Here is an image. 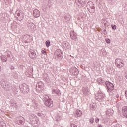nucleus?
<instances>
[{"label":"nucleus","mask_w":127,"mask_h":127,"mask_svg":"<svg viewBox=\"0 0 127 127\" xmlns=\"http://www.w3.org/2000/svg\"><path fill=\"white\" fill-rule=\"evenodd\" d=\"M45 105L48 108H52L53 107V102L52 99L49 98V96L46 95L44 97Z\"/></svg>","instance_id":"f257e3e1"},{"label":"nucleus","mask_w":127,"mask_h":127,"mask_svg":"<svg viewBox=\"0 0 127 127\" xmlns=\"http://www.w3.org/2000/svg\"><path fill=\"white\" fill-rule=\"evenodd\" d=\"M20 89L22 94H28V92H29V87H28V85L25 83L20 86Z\"/></svg>","instance_id":"f03ea898"},{"label":"nucleus","mask_w":127,"mask_h":127,"mask_svg":"<svg viewBox=\"0 0 127 127\" xmlns=\"http://www.w3.org/2000/svg\"><path fill=\"white\" fill-rule=\"evenodd\" d=\"M115 63L117 68H123L124 67V61L120 58L116 59Z\"/></svg>","instance_id":"7ed1b4c3"},{"label":"nucleus","mask_w":127,"mask_h":127,"mask_svg":"<svg viewBox=\"0 0 127 127\" xmlns=\"http://www.w3.org/2000/svg\"><path fill=\"white\" fill-rule=\"evenodd\" d=\"M86 7L91 13H94V12H95V6L92 2H88L87 3Z\"/></svg>","instance_id":"20e7f679"},{"label":"nucleus","mask_w":127,"mask_h":127,"mask_svg":"<svg viewBox=\"0 0 127 127\" xmlns=\"http://www.w3.org/2000/svg\"><path fill=\"white\" fill-rule=\"evenodd\" d=\"M1 85V87H3L5 90H7V91H10L11 87L8 85V83H7L6 81L2 80Z\"/></svg>","instance_id":"39448f33"},{"label":"nucleus","mask_w":127,"mask_h":127,"mask_svg":"<svg viewBox=\"0 0 127 127\" xmlns=\"http://www.w3.org/2000/svg\"><path fill=\"white\" fill-rule=\"evenodd\" d=\"M105 85H106V87L109 92H112V91H114V84H113V83L109 81H106L105 82Z\"/></svg>","instance_id":"423d86ee"},{"label":"nucleus","mask_w":127,"mask_h":127,"mask_svg":"<svg viewBox=\"0 0 127 127\" xmlns=\"http://www.w3.org/2000/svg\"><path fill=\"white\" fill-rule=\"evenodd\" d=\"M25 122V120L24 119V118L22 117H18L16 119V123L17 124V125H22L23 124H24Z\"/></svg>","instance_id":"0eeeda50"},{"label":"nucleus","mask_w":127,"mask_h":127,"mask_svg":"<svg viewBox=\"0 0 127 127\" xmlns=\"http://www.w3.org/2000/svg\"><path fill=\"white\" fill-rule=\"evenodd\" d=\"M30 121L34 127H37L39 125V121L38 120H36L35 118H31V117H30Z\"/></svg>","instance_id":"6e6552de"},{"label":"nucleus","mask_w":127,"mask_h":127,"mask_svg":"<svg viewBox=\"0 0 127 127\" xmlns=\"http://www.w3.org/2000/svg\"><path fill=\"white\" fill-rule=\"evenodd\" d=\"M75 2L78 6H84V4H86V0H76Z\"/></svg>","instance_id":"1a4fd4ad"},{"label":"nucleus","mask_w":127,"mask_h":127,"mask_svg":"<svg viewBox=\"0 0 127 127\" xmlns=\"http://www.w3.org/2000/svg\"><path fill=\"white\" fill-rule=\"evenodd\" d=\"M105 94L103 93H99L95 95V99L98 101H101V100H103V99H105Z\"/></svg>","instance_id":"9d476101"},{"label":"nucleus","mask_w":127,"mask_h":127,"mask_svg":"<svg viewBox=\"0 0 127 127\" xmlns=\"http://www.w3.org/2000/svg\"><path fill=\"white\" fill-rule=\"evenodd\" d=\"M44 88V84L42 82L40 81L37 83L36 85V89L38 91H40L41 90H43Z\"/></svg>","instance_id":"9b49d317"},{"label":"nucleus","mask_w":127,"mask_h":127,"mask_svg":"<svg viewBox=\"0 0 127 127\" xmlns=\"http://www.w3.org/2000/svg\"><path fill=\"white\" fill-rule=\"evenodd\" d=\"M15 16L17 18H20L21 20L23 19V13L20 11H17L15 14Z\"/></svg>","instance_id":"f8f14e48"},{"label":"nucleus","mask_w":127,"mask_h":127,"mask_svg":"<svg viewBox=\"0 0 127 127\" xmlns=\"http://www.w3.org/2000/svg\"><path fill=\"white\" fill-rule=\"evenodd\" d=\"M29 55L32 59H35L36 58V54L34 50H30L29 52Z\"/></svg>","instance_id":"ddd939ff"},{"label":"nucleus","mask_w":127,"mask_h":127,"mask_svg":"<svg viewBox=\"0 0 127 127\" xmlns=\"http://www.w3.org/2000/svg\"><path fill=\"white\" fill-rule=\"evenodd\" d=\"M82 93L84 96H88L89 92V88L88 87L84 86L82 88Z\"/></svg>","instance_id":"4468645a"},{"label":"nucleus","mask_w":127,"mask_h":127,"mask_svg":"<svg viewBox=\"0 0 127 127\" xmlns=\"http://www.w3.org/2000/svg\"><path fill=\"white\" fill-rule=\"evenodd\" d=\"M70 37L71 39L73 40H77L78 39V37H77V34L74 31H71L70 32Z\"/></svg>","instance_id":"2eb2a0df"},{"label":"nucleus","mask_w":127,"mask_h":127,"mask_svg":"<svg viewBox=\"0 0 127 127\" xmlns=\"http://www.w3.org/2000/svg\"><path fill=\"white\" fill-rule=\"evenodd\" d=\"M27 26L28 29H30L31 30H34L35 29V27H34V24H33V23H27Z\"/></svg>","instance_id":"dca6fc26"},{"label":"nucleus","mask_w":127,"mask_h":127,"mask_svg":"<svg viewBox=\"0 0 127 127\" xmlns=\"http://www.w3.org/2000/svg\"><path fill=\"white\" fill-rule=\"evenodd\" d=\"M43 78H44V80H45V81H46L47 83H50L51 81L50 80V78H49V76H48V74L46 73H45L43 75Z\"/></svg>","instance_id":"f3484780"},{"label":"nucleus","mask_w":127,"mask_h":127,"mask_svg":"<svg viewBox=\"0 0 127 127\" xmlns=\"http://www.w3.org/2000/svg\"><path fill=\"white\" fill-rule=\"evenodd\" d=\"M82 114H83V113L82 112V111L81 110H77L75 111L74 116H75V117H76V118H79V117H81L82 116Z\"/></svg>","instance_id":"a211bd4d"},{"label":"nucleus","mask_w":127,"mask_h":127,"mask_svg":"<svg viewBox=\"0 0 127 127\" xmlns=\"http://www.w3.org/2000/svg\"><path fill=\"white\" fill-rule=\"evenodd\" d=\"M33 14L34 17L37 18L40 16V12L37 9H35L33 11Z\"/></svg>","instance_id":"6ab92c4d"},{"label":"nucleus","mask_w":127,"mask_h":127,"mask_svg":"<svg viewBox=\"0 0 127 127\" xmlns=\"http://www.w3.org/2000/svg\"><path fill=\"white\" fill-rule=\"evenodd\" d=\"M122 113L123 116L125 117V118H127V107H123L122 108Z\"/></svg>","instance_id":"aec40b11"},{"label":"nucleus","mask_w":127,"mask_h":127,"mask_svg":"<svg viewBox=\"0 0 127 127\" xmlns=\"http://www.w3.org/2000/svg\"><path fill=\"white\" fill-rule=\"evenodd\" d=\"M5 54H6V55H7V56L9 58H10V59H13V56L12 55V54H11V52H10V51H6Z\"/></svg>","instance_id":"412c9836"},{"label":"nucleus","mask_w":127,"mask_h":127,"mask_svg":"<svg viewBox=\"0 0 127 127\" xmlns=\"http://www.w3.org/2000/svg\"><path fill=\"white\" fill-rule=\"evenodd\" d=\"M114 113V111H113V109H109L106 111V115L110 117V116H112Z\"/></svg>","instance_id":"4be33fe9"},{"label":"nucleus","mask_w":127,"mask_h":127,"mask_svg":"<svg viewBox=\"0 0 127 127\" xmlns=\"http://www.w3.org/2000/svg\"><path fill=\"white\" fill-rule=\"evenodd\" d=\"M55 55L59 58H61L62 57V55H61V52H59V50L56 51L55 53Z\"/></svg>","instance_id":"5701e85b"},{"label":"nucleus","mask_w":127,"mask_h":127,"mask_svg":"<svg viewBox=\"0 0 127 127\" xmlns=\"http://www.w3.org/2000/svg\"><path fill=\"white\" fill-rule=\"evenodd\" d=\"M71 70L72 71H71V73H74V72H75V75H78V69H77L76 67H72L71 68Z\"/></svg>","instance_id":"b1692460"},{"label":"nucleus","mask_w":127,"mask_h":127,"mask_svg":"<svg viewBox=\"0 0 127 127\" xmlns=\"http://www.w3.org/2000/svg\"><path fill=\"white\" fill-rule=\"evenodd\" d=\"M1 60L2 62H6V61H7V58L6 56L2 55L1 56Z\"/></svg>","instance_id":"393cba45"},{"label":"nucleus","mask_w":127,"mask_h":127,"mask_svg":"<svg viewBox=\"0 0 127 127\" xmlns=\"http://www.w3.org/2000/svg\"><path fill=\"white\" fill-rule=\"evenodd\" d=\"M90 108L91 110H96V108H97V105L95 103H91L90 105Z\"/></svg>","instance_id":"a878e982"},{"label":"nucleus","mask_w":127,"mask_h":127,"mask_svg":"<svg viewBox=\"0 0 127 127\" xmlns=\"http://www.w3.org/2000/svg\"><path fill=\"white\" fill-rule=\"evenodd\" d=\"M0 127H6V124H5L3 121H0Z\"/></svg>","instance_id":"bb28decb"},{"label":"nucleus","mask_w":127,"mask_h":127,"mask_svg":"<svg viewBox=\"0 0 127 127\" xmlns=\"http://www.w3.org/2000/svg\"><path fill=\"white\" fill-rule=\"evenodd\" d=\"M97 82H98L99 84H103L104 80H103L102 78H98L97 79Z\"/></svg>","instance_id":"cd10ccee"},{"label":"nucleus","mask_w":127,"mask_h":127,"mask_svg":"<svg viewBox=\"0 0 127 127\" xmlns=\"http://www.w3.org/2000/svg\"><path fill=\"white\" fill-rule=\"evenodd\" d=\"M12 105L13 106V107H15L16 108H18V104L16 102L12 103Z\"/></svg>","instance_id":"c85d7f7f"},{"label":"nucleus","mask_w":127,"mask_h":127,"mask_svg":"<svg viewBox=\"0 0 127 127\" xmlns=\"http://www.w3.org/2000/svg\"><path fill=\"white\" fill-rule=\"evenodd\" d=\"M101 22L104 24V26H106V25H107V20H106L105 19H103L102 20H101Z\"/></svg>","instance_id":"c756f323"},{"label":"nucleus","mask_w":127,"mask_h":127,"mask_svg":"<svg viewBox=\"0 0 127 127\" xmlns=\"http://www.w3.org/2000/svg\"><path fill=\"white\" fill-rule=\"evenodd\" d=\"M46 46L47 47H49V46H50V41L48 40L46 42Z\"/></svg>","instance_id":"7c9ffc66"},{"label":"nucleus","mask_w":127,"mask_h":127,"mask_svg":"<svg viewBox=\"0 0 127 127\" xmlns=\"http://www.w3.org/2000/svg\"><path fill=\"white\" fill-rule=\"evenodd\" d=\"M64 18L66 20H67V21H69V20H70V16H65L64 17Z\"/></svg>","instance_id":"2f4dec72"},{"label":"nucleus","mask_w":127,"mask_h":127,"mask_svg":"<svg viewBox=\"0 0 127 127\" xmlns=\"http://www.w3.org/2000/svg\"><path fill=\"white\" fill-rule=\"evenodd\" d=\"M94 121H95V119L92 118L89 120V123H90V124H93V123H94Z\"/></svg>","instance_id":"473e14b6"},{"label":"nucleus","mask_w":127,"mask_h":127,"mask_svg":"<svg viewBox=\"0 0 127 127\" xmlns=\"http://www.w3.org/2000/svg\"><path fill=\"white\" fill-rule=\"evenodd\" d=\"M52 93H53V94H57V95L58 94V91H57L55 90H53Z\"/></svg>","instance_id":"72a5a7b5"},{"label":"nucleus","mask_w":127,"mask_h":127,"mask_svg":"<svg viewBox=\"0 0 127 127\" xmlns=\"http://www.w3.org/2000/svg\"><path fill=\"white\" fill-rule=\"evenodd\" d=\"M105 40L107 43H111V40L109 39H106Z\"/></svg>","instance_id":"f704fd0d"},{"label":"nucleus","mask_w":127,"mask_h":127,"mask_svg":"<svg viewBox=\"0 0 127 127\" xmlns=\"http://www.w3.org/2000/svg\"><path fill=\"white\" fill-rule=\"evenodd\" d=\"M100 120V119H99V118L96 117L95 118V122L96 123H99V121Z\"/></svg>","instance_id":"c9c22d12"},{"label":"nucleus","mask_w":127,"mask_h":127,"mask_svg":"<svg viewBox=\"0 0 127 127\" xmlns=\"http://www.w3.org/2000/svg\"><path fill=\"white\" fill-rule=\"evenodd\" d=\"M2 114H4V111H2L1 109H0V115H2Z\"/></svg>","instance_id":"e433bc0d"},{"label":"nucleus","mask_w":127,"mask_h":127,"mask_svg":"<svg viewBox=\"0 0 127 127\" xmlns=\"http://www.w3.org/2000/svg\"><path fill=\"white\" fill-rule=\"evenodd\" d=\"M10 69L11 70H14V69H15L14 66H13L12 65L10 66Z\"/></svg>","instance_id":"4c0bfd02"},{"label":"nucleus","mask_w":127,"mask_h":127,"mask_svg":"<svg viewBox=\"0 0 127 127\" xmlns=\"http://www.w3.org/2000/svg\"><path fill=\"white\" fill-rule=\"evenodd\" d=\"M42 53H43L44 55H46V52H45L44 50H42Z\"/></svg>","instance_id":"58836bf2"},{"label":"nucleus","mask_w":127,"mask_h":127,"mask_svg":"<svg viewBox=\"0 0 127 127\" xmlns=\"http://www.w3.org/2000/svg\"><path fill=\"white\" fill-rule=\"evenodd\" d=\"M71 127H77V125H76L75 124H71Z\"/></svg>","instance_id":"ea45409f"},{"label":"nucleus","mask_w":127,"mask_h":127,"mask_svg":"<svg viewBox=\"0 0 127 127\" xmlns=\"http://www.w3.org/2000/svg\"><path fill=\"white\" fill-rule=\"evenodd\" d=\"M116 28H117V27L116 26V25L112 26V29H116Z\"/></svg>","instance_id":"a19ab883"},{"label":"nucleus","mask_w":127,"mask_h":127,"mask_svg":"<svg viewBox=\"0 0 127 127\" xmlns=\"http://www.w3.org/2000/svg\"><path fill=\"white\" fill-rule=\"evenodd\" d=\"M97 127H103V126L101 124H98V125L97 126Z\"/></svg>","instance_id":"79ce46f5"},{"label":"nucleus","mask_w":127,"mask_h":127,"mask_svg":"<svg viewBox=\"0 0 127 127\" xmlns=\"http://www.w3.org/2000/svg\"><path fill=\"white\" fill-rule=\"evenodd\" d=\"M38 116H39V117H41V113H38Z\"/></svg>","instance_id":"37998d69"},{"label":"nucleus","mask_w":127,"mask_h":127,"mask_svg":"<svg viewBox=\"0 0 127 127\" xmlns=\"http://www.w3.org/2000/svg\"><path fill=\"white\" fill-rule=\"evenodd\" d=\"M125 78H126V79H127V73H126V74H125Z\"/></svg>","instance_id":"c03bdc74"},{"label":"nucleus","mask_w":127,"mask_h":127,"mask_svg":"<svg viewBox=\"0 0 127 127\" xmlns=\"http://www.w3.org/2000/svg\"><path fill=\"white\" fill-rule=\"evenodd\" d=\"M14 78H15V79H17V78H18V76H17H17H14Z\"/></svg>","instance_id":"a18cd8bd"},{"label":"nucleus","mask_w":127,"mask_h":127,"mask_svg":"<svg viewBox=\"0 0 127 127\" xmlns=\"http://www.w3.org/2000/svg\"><path fill=\"white\" fill-rule=\"evenodd\" d=\"M1 71V66H0V72Z\"/></svg>","instance_id":"49530a36"},{"label":"nucleus","mask_w":127,"mask_h":127,"mask_svg":"<svg viewBox=\"0 0 127 127\" xmlns=\"http://www.w3.org/2000/svg\"><path fill=\"white\" fill-rule=\"evenodd\" d=\"M116 98H119V95H116Z\"/></svg>","instance_id":"de8ad7c7"},{"label":"nucleus","mask_w":127,"mask_h":127,"mask_svg":"<svg viewBox=\"0 0 127 127\" xmlns=\"http://www.w3.org/2000/svg\"><path fill=\"white\" fill-rule=\"evenodd\" d=\"M96 0V1H99V0Z\"/></svg>","instance_id":"09e8293b"},{"label":"nucleus","mask_w":127,"mask_h":127,"mask_svg":"<svg viewBox=\"0 0 127 127\" xmlns=\"http://www.w3.org/2000/svg\"><path fill=\"white\" fill-rule=\"evenodd\" d=\"M57 121H58V119H57Z\"/></svg>","instance_id":"8fccbe9b"}]
</instances>
